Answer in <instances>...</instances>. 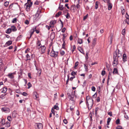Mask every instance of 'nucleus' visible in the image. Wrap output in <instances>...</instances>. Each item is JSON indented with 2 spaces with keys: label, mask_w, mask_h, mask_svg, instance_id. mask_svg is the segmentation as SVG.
I'll return each mask as SVG.
<instances>
[{
  "label": "nucleus",
  "mask_w": 129,
  "mask_h": 129,
  "mask_svg": "<svg viewBox=\"0 0 129 129\" xmlns=\"http://www.w3.org/2000/svg\"><path fill=\"white\" fill-rule=\"evenodd\" d=\"M46 49V47H45V46H42L41 49V50L42 52L43 53H44Z\"/></svg>",
  "instance_id": "dca6fc26"
},
{
  "label": "nucleus",
  "mask_w": 129,
  "mask_h": 129,
  "mask_svg": "<svg viewBox=\"0 0 129 129\" xmlns=\"http://www.w3.org/2000/svg\"><path fill=\"white\" fill-rule=\"evenodd\" d=\"M107 3H108V9L109 10H110L112 7V5L111 3H109V1L108 0Z\"/></svg>",
  "instance_id": "9d476101"
},
{
  "label": "nucleus",
  "mask_w": 129,
  "mask_h": 129,
  "mask_svg": "<svg viewBox=\"0 0 129 129\" xmlns=\"http://www.w3.org/2000/svg\"><path fill=\"white\" fill-rule=\"evenodd\" d=\"M106 73V72L105 71L103 70L101 72V74L103 76H104Z\"/></svg>",
  "instance_id": "4d7b16f0"
},
{
  "label": "nucleus",
  "mask_w": 129,
  "mask_h": 129,
  "mask_svg": "<svg viewBox=\"0 0 129 129\" xmlns=\"http://www.w3.org/2000/svg\"><path fill=\"white\" fill-rule=\"evenodd\" d=\"M5 121V119H2L0 122V127H2L5 125V127L7 128L10 126V122L7 121L6 122Z\"/></svg>",
  "instance_id": "f03ea898"
},
{
  "label": "nucleus",
  "mask_w": 129,
  "mask_h": 129,
  "mask_svg": "<svg viewBox=\"0 0 129 129\" xmlns=\"http://www.w3.org/2000/svg\"><path fill=\"white\" fill-rule=\"evenodd\" d=\"M63 43L62 45V48L63 49H66V43H65V41H63Z\"/></svg>",
  "instance_id": "72a5a7b5"
},
{
  "label": "nucleus",
  "mask_w": 129,
  "mask_h": 129,
  "mask_svg": "<svg viewBox=\"0 0 129 129\" xmlns=\"http://www.w3.org/2000/svg\"><path fill=\"white\" fill-rule=\"evenodd\" d=\"M62 35L63 36V37L62 38V41H66V40H65V37L67 36L65 34H63Z\"/></svg>",
  "instance_id": "c9c22d12"
},
{
  "label": "nucleus",
  "mask_w": 129,
  "mask_h": 129,
  "mask_svg": "<svg viewBox=\"0 0 129 129\" xmlns=\"http://www.w3.org/2000/svg\"><path fill=\"white\" fill-rule=\"evenodd\" d=\"M66 17L67 19H69L70 18V15L68 12L67 13V14L66 15Z\"/></svg>",
  "instance_id": "de8ad7c7"
},
{
  "label": "nucleus",
  "mask_w": 129,
  "mask_h": 129,
  "mask_svg": "<svg viewBox=\"0 0 129 129\" xmlns=\"http://www.w3.org/2000/svg\"><path fill=\"white\" fill-rule=\"evenodd\" d=\"M76 48L75 45H74L73 46V49L72 50V53H73L74 51L75 50Z\"/></svg>",
  "instance_id": "37998d69"
},
{
  "label": "nucleus",
  "mask_w": 129,
  "mask_h": 129,
  "mask_svg": "<svg viewBox=\"0 0 129 129\" xmlns=\"http://www.w3.org/2000/svg\"><path fill=\"white\" fill-rule=\"evenodd\" d=\"M17 113L15 111H14L12 112V116L13 118H15L17 116Z\"/></svg>",
  "instance_id": "f3484780"
},
{
  "label": "nucleus",
  "mask_w": 129,
  "mask_h": 129,
  "mask_svg": "<svg viewBox=\"0 0 129 129\" xmlns=\"http://www.w3.org/2000/svg\"><path fill=\"white\" fill-rule=\"evenodd\" d=\"M91 90L93 91H95V87L94 86H92L91 87Z\"/></svg>",
  "instance_id": "052dcab7"
},
{
  "label": "nucleus",
  "mask_w": 129,
  "mask_h": 129,
  "mask_svg": "<svg viewBox=\"0 0 129 129\" xmlns=\"http://www.w3.org/2000/svg\"><path fill=\"white\" fill-rule=\"evenodd\" d=\"M77 72H75L74 71L72 72L71 73V75L72 76H75L77 75Z\"/></svg>",
  "instance_id": "f704fd0d"
},
{
  "label": "nucleus",
  "mask_w": 129,
  "mask_h": 129,
  "mask_svg": "<svg viewBox=\"0 0 129 129\" xmlns=\"http://www.w3.org/2000/svg\"><path fill=\"white\" fill-rule=\"evenodd\" d=\"M116 124H120V120L119 119H118L116 121Z\"/></svg>",
  "instance_id": "8fccbe9b"
},
{
  "label": "nucleus",
  "mask_w": 129,
  "mask_h": 129,
  "mask_svg": "<svg viewBox=\"0 0 129 129\" xmlns=\"http://www.w3.org/2000/svg\"><path fill=\"white\" fill-rule=\"evenodd\" d=\"M69 100L74 101V97H69Z\"/></svg>",
  "instance_id": "0e129e2a"
},
{
  "label": "nucleus",
  "mask_w": 129,
  "mask_h": 129,
  "mask_svg": "<svg viewBox=\"0 0 129 129\" xmlns=\"http://www.w3.org/2000/svg\"><path fill=\"white\" fill-rule=\"evenodd\" d=\"M39 4V2L38 1H36L34 3V4L36 5H38Z\"/></svg>",
  "instance_id": "680f3d73"
},
{
  "label": "nucleus",
  "mask_w": 129,
  "mask_h": 129,
  "mask_svg": "<svg viewBox=\"0 0 129 129\" xmlns=\"http://www.w3.org/2000/svg\"><path fill=\"white\" fill-rule=\"evenodd\" d=\"M122 59L123 61L124 62L127 61V57L125 53H124L123 54Z\"/></svg>",
  "instance_id": "f8f14e48"
},
{
  "label": "nucleus",
  "mask_w": 129,
  "mask_h": 129,
  "mask_svg": "<svg viewBox=\"0 0 129 129\" xmlns=\"http://www.w3.org/2000/svg\"><path fill=\"white\" fill-rule=\"evenodd\" d=\"M75 5H72L70 8V10L73 12H75Z\"/></svg>",
  "instance_id": "9b49d317"
},
{
  "label": "nucleus",
  "mask_w": 129,
  "mask_h": 129,
  "mask_svg": "<svg viewBox=\"0 0 129 129\" xmlns=\"http://www.w3.org/2000/svg\"><path fill=\"white\" fill-rule=\"evenodd\" d=\"M121 53V52L119 50V49H117L116 50L115 53H114L113 55H116V56H117V54Z\"/></svg>",
  "instance_id": "4468645a"
},
{
  "label": "nucleus",
  "mask_w": 129,
  "mask_h": 129,
  "mask_svg": "<svg viewBox=\"0 0 129 129\" xmlns=\"http://www.w3.org/2000/svg\"><path fill=\"white\" fill-rule=\"evenodd\" d=\"M63 122L64 123L67 124L68 123V121L66 119H64L63 120Z\"/></svg>",
  "instance_id": "338daca9"
},
{
  "label": "nucleus",
  "mask_w": 129,
  "mask_h": 129,
  "mask_svg": "<svg viewBox=\"0 0 129 129\" xmlns=\"http://www.w3.org/2000/svg\"><path fill=\"white\" fill-rule=\"evenodd\" d=\"M22 37L23 36L22 35H20L19 36L17 37L16 39V41L19 40H20L21 39Z\"/></svg>",
  "instance_id": "2f4dec72"
},
{
  "label": "nucleus",
  "mask_w": 129,
  "mask_h": 129,
  "mask_svg": "<svg viewBox=\"0 0 129 129\" xmlns=\"http://www.w3.org/2000/svg\"><path fill=\"white\" fill-rule=\"evenodd\" d=\"M78 43L80 44H82L83 43L82 39L78 38Z\"/></svg>",
  "instance_id": "cd10ccee"
},
{
  "label": "nucleus",
  "mask_w": 129,
  "mask_h": 129,
  "mask_svg": "<svg viewBox=\"0 0 129 129\" xmlns=\"http://www.w3.org/2000/svg\"><path fill=\"white\" fill-rule=\"evenodd\" d=\"M113 65L114 66H116L118 64V59L116 55H113Z\"/></svg>",
  "instance_id": "7ed1b4c3"
},
{
  "label": "nucleus",
  "mask_w": 129,
  "mask_h": 129,
  "mask_svg": "<svg viewBox=\"0 0 129 129\" xmlns=\"http://www.w3.org/2000/svg\"><path fill=\"white\" fill-rule=\"evenodd\" d=\"M126 14L128 15V17H126V19L125 20V22L128 24H129V16L127 13H126Z\"/></svg>",
  "instance_id": "b1692460"
},
{
  "label": "nucleus",
  "mask_w": 129,
  "mask_h": 129,
  "mask_svg": "<svg viewBox=\"0 0 129 129\" xmlns=\"http://www.w3.org/2000/svg\"><path fill=\"white\" fill-rule=\"evenodd\" d=\"M56 23L55 20L51 21L50 22V24L51 25H52L54 26V25Z\"/></svg>",
  "instance_id": "aec40b11"
},
{
  "label": "nucleus",
  "mask_w": 129,
  "mask_h": 129,
  "mask_svg": "<svg viewBox=\"0 0 129 129\" xmlns=\"http://www.w3.org/2000/svg\"><path fill=\"white\" fill-rule=\"evenodd\" d=\"M125 28L123 29L122 31V34L123 35H124L125 34Z\"/></svg>",
  "instance_id": "a18cd8bd"
},
{
  "label": "nucleus",
  "mask_w": 129,
  "mask_h": 129,
  "mask_svg": "<svg viewBox=\"0 0 129 129\" xmlns=\"http://www.w3.org/2000/svg\"><path fill=\"white\" fill-rule=\"evenodd\" d=\"M61 14V11H59L55 14V16L56 17H58Z\"/></svg>",
  "instance_id": "393cba45"
},
{
  "label": "nucleus",
  "mask_w": 129,
  "mask_h": 129,
  "mask_svg": "<svg viewBox=\"0 0 129 129\" xmlns=\"http://www.w3.org/2000/svg\"><path fill=\"white\" fill-rule=\"evenodd\" d=\"M37 46L39 47L42 45L41 44V41L39 40H38L37 41Z\"/></svg>",
  "instance_id": "c756f323"
},
{
  "label": "nucleus",
  "mask_w": 129,
  "mask_h": 129,
  "mask_svg": "<svg viewBox=\"0 0 129 129\" xmlns=\"http://www.w3.org/2000/svg\"><path fill=\"white\" fill-rule=\"evenodd\" d=\"M26 61H27L28 60H30L31 59L30 56L28 54H27L26 55Z\"/></svg>",
  "instance_id": "a211bd4d"
},
{
  "label": "nucleus",
  "mask_w": 129,
  "mask_h": 129,
  "mask_svg": "<svg viewBox=\"0 0 129 129\" xmlns=\"http://www.w3.org/2000/svg\"><path fill=\"white\" fill-rule=\"evenodd\" d=\"M2 111L5 112L6 113H9L10 112V109L7 107H5L2 108L1 109Z\"/></svg>",
  "instance_id": "39448f33"
},
{
  "label": "nucleus",
  "mask_w": 129,
  "mask_h": 129,
  "mask_svg": "<svg viewBox=\"0 0 129 129\" xmlns=\"http://www.w3.org/2000/svg\"><path fill=\"white\" fill-rule=\"evenodd\" d=\"M122 56V53L119 54H117V58H119L120 57H121Z\"/></svg>",
  "instance_id": "e2e57ef3"
},
{
  "label": "nucleus",
  "mask_w": 129,
  "mask_h": 129,
  "mask_svg": "<svg viewBox=\"0 0 129 129\" xmlns=\"http://www.w3.org/2000/svg\"><path fill=\"white\" fill-rule=\"evenodd\" d=\"M14 74V73H9L7 76L10 79H13L14 78V76L13 75V74Z\"/></svg>",
  "instance_id": "1a4fd4ad"
},
{
  "label": "nucleus",
  "mask_w": 129,
  "mask_h": 129,
  "mask_svg": "<svg viewBox=\"0 0 129 129\" xmlns=\"http://www.w3.org/2000/svg\"><path fill=\"white\" fill-rule=\"evenodd\" d=\"M7 119L8 121V122H11V121L12 120V118L11 116H8Z\"/></svg>",
  "instance_id": "473e14b6"
},
{
  "label": "nucleus",
  "mask_w": 129,
  "mask_h": 129,
  "mask_svg": "<svg viewBox=\"0 0 129 129\" xmlns=\"http://www.w3.org/2000/svg\"><path fill=\"white\" fill-rule=\"evenodd\" d=\"M84 68L85 69V71H87V69H88V67L87 66H86V65L85 64H84Z\"/></svg>",
  "instance_id": "603ef678"
},
{
  "label": "nucleus",
  "mask_w": 129,
  "mask_h": 129,
  "mask_svg": "<svg viewBox=\"0 0 129 129\" xmlns=\"http://www.w3.org/2000/svg\"><path fill=\"white\" fill-rule=\"evenodd\" d=\"M9 4V2H6L4 3V5L6 7H7Z\"/></svg>",
  "instance_id": "6e6d98bb"
},
{
  "label": "nucleus",
  "mask_w": 129,
  "mask_h": 129,
  "mask_svg": "<svg viewBox=\"0 0 129 129\" xmlns=\"http://www.w3.org/2000/svg\"><path fill=\"white\" fill-rule=\"evenodd\" d=\"M88 16V14H87L85 16H84L83 18V20H85V19H86L87 18Z\"/></svg>",
  "instance_id": "bf43d9fd"
},
{
  "label": "nucleus",
  "mask_w": 129,
  "mask_h": 129,
  "mask_svg": "<svg viewBox=\"0 0 129 129\" xmlns=\"http://www.w3.org/2000/svg\"><path fill=\"white\" fill-rule=\"evenodd\" d=\"M12 44V41L11 40H9L7 41L5 43V44L3 46L4 47H7L9 46Z\"/></svg>",
  "instance_id": "423d86ee"
},
{
  "label": "nucleus",
  "mask_w": 129,
  "mask_h": 129,
  "mask_svg": "<svg viewBox=\"0 0 129 129\" xmlns=\"http://www.w3.org/2000/svg\"><path fill=\"white\" fill-rule=\"evenodd\" d=\"M86 104L89 110L91 108L93 104V99L91 97H86Z\"/></svg>",
  "instance_id": "f257e3e1"
},
{
  "label": "nucleus",
  "mask_w": 129,
  "mask_h": 129,
  "mask_svg": "<svg viewBox=\"0 0 129 129\" xmlns=\"http://www.w3.org/2000/svg\"><path fill=\"white\" fill-rule=\"evenodd\" d=\"M25 23L26 24H29V22L28 20H26L25 22Z\"/></svg>",
  "instance_id": "774afa93"
},
{
  "label": "nucleus",
  "mask_w": 129,
  "mask_h": 129,
  "mask_svg": "<svg viewBox=\"0 0 129 129\" xmlns=\"http://www.w3.org/2000/svg\"><path fill=\"white\" fill-rule=\"evenodd\" d=\"M22 94L23 96H27V95H28V94L26 93L25 92H23L22 93Z\"/></svg>",
  "instance_id": "13d9d810"
},
{
  "label": "nucleus",
  "mask_w": 129,
  "mask_h": 129,
  "mask_svg": "<svg viewBox=\"0 0 129 129\" xmlns=\"http://www.w3.org/2000/svg\"><path fill=\"white\" fill-rule=\"evenodd\" d=\"M17 22V18H15L13 19L12 22L13 23H15Z\"/></svg>",
  "instance_id": "c03bdc74"
},
{
  "label": "nucleus",
  "mask_w": 129,
  "mask_h": 129,
  "mask_svg": "<svg viewBox=\"0 0 129 129\" xmlns=\"http://www.w3.org/2000/svg\"><path fill=\"white\" fill-rule=\"evenodd\" d=\"M11 30L13 31H15L17 30V29L16 28V27L14 26L13 25L11 26Z\"/></svg>",
  "instance_id": "412c9836"
},
{
  "label": "nucleus",
  "mask_w": 129,
  "mask_h": 129,
  "mask_svg": "<svg viewBox=\"0 0 129 129\" xmlns=\"http://www.w3.org/2000/svg\"><path fill=\"white\" fill-rule=\"evenodd\" d=\"M33 94L34 97H38V94L36 92H34L33 93Z\"/></svg>",
  "instance_id": "4c0bfd02"
},
{
  "label": "nucleus",
  "mask_w": 129,
  "mask_h": 129,
  "mask_svg": "<svg viewBox=\"0 0 129 129\" xmlns=\"http://www.w3.org/2000/svg\"><path fill=\"white\" fill-rule=\"evenodd\" d=\"M108 114L110 116H112V112L111 111L108 112Z\"/></svg>",
  "instance_id": "69168bd1"
},
{
  "label": "nucleus",
  "mask_w": 129,
  "mask_h": 129,
  "mask_svg": "<svg viewBox=\"0 0 129 129\" xmlns=\"http://www.w3.org/2000/svg\"><path fill=\"white\" fill-rule=\"evenodd\" d=\"M79 0L78 1V3L77 4V5L75 6V7L77 9H79L80 6L79 4Z\"/></svg>",
  "instance_id": "e433bc0d"
},
{
  "label": "nucleus",
  "mask_w": 129,
  "mask_h": 129,
  "mask_svg": "<svg viewBox=\"0 0 129 129\" xmlns=\"http://www.w3.org/2000/svg\"><path fill=\"white\" fill-rule=\"evenodd\" d=\"M78 65V61L76 62L75 64V66L74 67V68L76 69V67Z\"/></svg>",
  "instance_id": "79ce46f5"
},
{
  "label": "nucleus",
  "mask_w": 129,
  "mask_h": 129,
  "mask_svg": "<svg viewBox=\"0 0 129 129\" xmlns=\"http://www.w3.org/2000/svg\"><path fill=\"white\" fill-rule=\"evenodd\" d=\"M123 128L122 126H118L116 127V129H122Z\"/></svg>",
  "instance_id": "5fc2aeb1"
},
{
  "label": "nucleus",
  "mask_w": 129,
  "mask_h": 129,
  "mask_svg": "<svg viewBox=\"0 0 129 129\" xmlns=\"http://www.w3.org/2000/svg\"><path fill=\"white\" fill-rule=\"evenodd\" d=\"M27 85L28 86V87H27L28 89L29 88L31 87L32 86V85L30 82H29L28 83Z\"/></svg>",
  "instance_id": "ea45409f"
},
{
  "label": "nucleus",
  "mask_w": 129,
  "mask_h": 129,
  "mask_svg": "<svg viewBox=\"0 0 129 129\" xmlns=\"http://www.w3.org/2000/svg\"><path fill=\"white\" fill-rule=\"evenodd\" d=\"M113 73L114 75L115 74H119L117 69V68H114L113 71Z\"/></svg>",
  "instance_id": "ddd939ff"
},
{
  "label": "nucleus",
  "mask_w": 129,
  "mask_h": 129,
  "mask_svg": "<svg viewBox=\"0 0 129 129\" xmlns=\"http://www.w3.org/2000/svg\"><path fill=\"white\" fill-rule=\"evenodd\" d=\"M7 88L6 87H4L3 88V90L2 91V92L4 93H5L7 90Z\"/></svg>",
  "instance_id": "bb28decb"
},
{
  "label": "nucleus",
  "mask_w": 129,
  "mask_h": 129,
  "mask_svg": "<svg viewBox=\"0 0 129 129\" xmlns=\"http://www.w3.org/2000/svg\"><path fill=\"white\" fill-rule=\"evenodd\" d=\"M58 54L57 51H51L50 53V56L51 57H57Z\"/></svg>",
  "instance_id": "20e7f679"
},
{
  "label": "nucleus",
  "mask_w": 129,
  "mask_h": 129,
  "mask_svg": "<svg viewBox=\"0 0 129 129\" xmlns=\"http://www.w3.org/2000/svg\"><path fill=\"white\" fill-rule=\"evenodd\" d=\"M111 120V118H108L107 119V125H109V123L110 121Z\"/></svg>",
  "instance_id": "58836bf2"
},
{
  "label": "nucleus",
  "mask_w": 129,
  "mask_h": 129,
  "mask_svg": "<svg viewBox=\"0 0 129 129\" xmlns=\"http://www.w3.org/2000/svg\"><path fill=\"white\" fill-rule=\"evenodd\" d=\"M60 3L59 6L58 7V9H59V10H62L63 9L64 7H63V5H60Z\"/></svg>",
  "instance_id": "a878e982"
},
{
  "label": "nucleus",
  "mask_w": 129,
  "mask_h": 129,
  "mask_svg": "<svg viewBox=\"0 0 129 129\" xmlns=\"http://www.w3.org/2000/svg\"><path fill=\"white\" fill-rule=\"evenodd\" d=\"M78 49L81 53L83 54H84L83 49L81 47H79L78 48Z\"/></svg>",
  "instance_id": "2eb2a0df"
},
{
  "label": "nucleus",
  "mask_w": 129,
  "mask_h": 129,
  "mask_svg": "<svg viewBox=\"0 0 129 129\" xmlns=\"http://www.w3.org/2000/svg\"><path fill=\"white\" fill-rule=\"evenodd\" d=\"M11 28H9L6 30V33L8 34H9L11 33Z\"/></svg>",
  "instance_id": "4be33fe9"
},
{
  "label": "nucleus",
  "mask_w": 129,
  "mask_h": 129,
  "mask_svg": "<svg viewBox=\"0 0 129 129\" xmlns=\"http://www.w3.org/2000/svg\"><path fill=\"white\" fill-rule=\"evenodd\" d=\"M41 11H39V10H38L35 14L36 17L37 18H39V15H40V13L41 12Z\"/></svg>",
  "instance_id": "6ab92c4d"
},
{
  "label": "nucleus",
  "mask_w": 129,
  "mask_h": 129,
  "mask_svg": "<svg viewBox=\"0 0 129 129\" xmlns=\"http://www.w3.org/2000/svg\"><path fill=\"white\" fill-rule=\"evenodd\" d=\"M121 12L122 15H123L124 14L125 12V10L124 8H121Z\"/></svg>",
  "instance_id": "3c124183"
},
{
  "label": "nucleus",
  "mask_w": 129,
  "mask_h": 129,
  "mask_svg": "<svg viewBox=\"0 0 129 129\" xmlns=\"http://www.w3.org/2000/svg\"><path fill=\"white\" fill-rule=\"evenodd\" d=\"M16 5L15 4H11L9 7V8L10 9H11L12 7H14V5Z\"/></svg>",
  "instance_id": "a19ab883"
},
{
  "label": "nucleus",
  "mask_w": 129,
  "mask_h": 129,
  "mask_svg": "<svg viewBox=\"0 0 129 129\" xmlns=\"http://www.w3.org/2000/svg\"><path fill=\"white\" fill-rule=\"evenodd\" d=\"M97 40V39L96 38H94V39H93V40L92 43V45L94 46L96 45V44Z\"/></svg>",
  "instance_id": "5701e85b"
},
{
  "label": "nucleus",
  "mask_w": 129,
  "mask_h": 129,
  "mask_svg": "<svg viewBox=\"0 0 129 129\" xmlns=\"http://www.w3.org/2000/svg\"><path fill=\"white\" fill-rule=\"evenodd\" d=\"M36 128L38 129H42L43 127V125L41 123H38L36 125Z\"/></svg>",
  "instance_id": "6e6552de"
},
{
  "label": "nucleus",
  "mask_w": 129,
  "mask_h": 129,
  "mask_svg": "<svg viewBox=\"0 0 129 129\" xmlns=\"http://www.w3.org/2000/svg\"><path fill=\"white\" fill-rule=\"evenodd\" d=\"M99 2L98 1H96L95 3V9H97L98 7Z\"/></svg>",
  "instance_id": "c85d7f7f"
},
{
  "label": "nucleus",
  "mask_w": 129,
  "mask_h": 129,
  "mask_svg": "<svg viewBox=\"0 0 129 129\" xmlns=\"http://www.w3.org/2000/svg\"><path fill=\"white\" fill-rule=\"evenodd\" d=\"M65 54V52L63 51H60V54L61 56H63Z\"/></svg>",
  "instance_id": "49530a36"
},
{
  "label": "nucleus",
  "mask_w": 129,
  "mask_h": 129,
  "mask_svg": "<svg viewBox=\"0 0 129 129\" xmlns=\"http://www.w3.org/2000/svg\"><path fill=\"white\" fill-rule=\"evenodd\" d=\"M112 69H110V70L109 73L108 75V76H109L110 77L111 76V73H112Z\"/></svg>",
  "instance_id": "09e8293b"
},
{
  "label": "nucleus",
  "mask_w": 129,
  "mask_h": 129,
  "mask_svg": "<svg viewBox=\"0 0 129 129\" xmlns=\"http://www.w3.org/2000/svg\"><path fill=\"white\" fill-rule=\"evenodd\" d=\"M58 104L57 103H56L55 105L54 106L53 108L54 109H56V110H58L59 109V108L58 106Z\"/></svg>",
  "instance_id": "7c9ffc66"
},
{
  "label": "nucleus",
  "mask_w": 129,
  "mask_h": 129,
  "mask_svg": "<svg viewBox=\"0 0 129 129\" xmlns=\"http://www.w3.org/2000/svg\"><path fill=\"white\" fill-rule=\"evenodd\" d=\"M25 6H26V9L27 11L28 12L30 11V7L28 3H27L24 5Z\"/></svg>",
  "instance_id": "0eeeda50"
},
{
  "label": "nucleus",
  "mask_w": 129,
  "mask_h": 129,
  "mask_svg": "<svg viewBox=\"0 0 129 129\" xmlns=\"http://www.w3.org/2000/svg\"><path fill=\"white\" fill-rule=\"evenodd\" d=\"M37 27V26H35V27L33 28L32 29H31V31L33 30V32H34L35 31V30H36V28Z\"/></svg>",
  "instance_id": "864d4df0"
}]
</instances>
